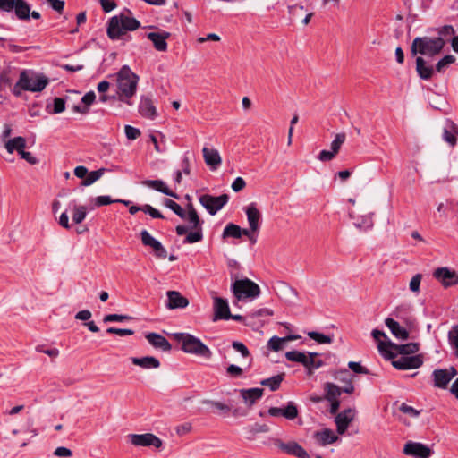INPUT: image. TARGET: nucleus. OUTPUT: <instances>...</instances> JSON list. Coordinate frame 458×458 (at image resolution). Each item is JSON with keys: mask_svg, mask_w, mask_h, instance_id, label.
<instances>
[{"mask_svg": "<svg viewBox=\"0 0 458 458\" xmlns=\"http://www.w3.org/2000/svg\"><path fill=\"white\" fill-rule=\"evenodd\" d=\"M142 184L162 192L166 196L179 199L178 194L171 191L162 180H146L142 182Z\"/></svg>", "mask_w": 458, "mask_h": 458, "instance_id": "27", "label": "nucleus"}, {"mask_svg": "<svg viewBox=\"0 0 458 458\" xmlns=\"http://www.w3.org/2000/svg\"><path fill=\"white\" fill-rule=\"evenodd\" d=\"M264 390L262 388H250V389H242L241 390V395L244 400L245 403L249 406L254 404L258 400H259L263 395Z\"/></svg>", "mask_w": 458, "mask_h": 458, "instance_id": "29", "label": "nucleus"}, {"mask_svg": "<svg viewBox=\"0 0 458 458\" xmlns=\"http://www.w3.org/2000/svg\"><path fill=\"white\" fill-rule=\"evenodd\" d=\"M114 76L116 78L117 100L131 105V98L136 94L139 76L126 64L123 65Z\"/></svg>", "mask_w": 458, "mask_h": 458, "instance_id": "1", "label": "nucleus"}, {"mask_svg": "<svg viewBox=\"0 0 458 458\" xmlns=\"http://www.w3.org/2000/svg\"><path fill=\"white\" fill-rule=\"evenodd\" d=\"M233 296L234 305L238 306L239 302L251 301L260 295V287L254 281L247 277H238L231 285Z\"/></svg>", "mask_w": 458, "mask_h": 458, "instance_id": "2", "label": "nucleus"}, {"mask_svg": "<svg viewBox=\"0 0 458 458\" xmlns=\"http://www.w3.org/2000/svg\"><path fill=\"white\" fill-rule=\"evenodd\" d=\"M214 315L213 321L217 320H228L229 319V305L227 303L226 299H223L221 297L215 296L214 298Z\"/></svg>", "mask_w": 458, "mask_h": 458, "instance_id": "19", "label": "nucleus"}, {"mask_svg": "<svg viewBox=\"0 0 458 458\" xmlns=\"http://www.w3.org/2000/svg\"><path fill=\"white\" fill-rule=\"evenodd\" d=\"M130 319H131V317H130L128 315L108 314L104 317L103 321L105 323H108V322H121V321L130 320Z\"/></svg>", "mask_w": 458, "mask_h": 458, "instance_id": "50", "label": "nucleus"}, {"mask_svg": "<svg viewBox=\"0 0 458 458\" xmlns=\"http://www.w3.org/2000/svg\"><path fill=\"white\" fill-rule=\"evenodd\" d=\"M434 277L439 281L445 288L458 284V274L446 267H438L433 273Z\"/></svg>", "mask_w": 458, "mask_h": 458, "instance_id": "15", "label": "nucleus"}, {"mask_svg": "<svg viewBox=\"0 0 458 458\" xmlns=\"http://www.w3.org/2000/svg\"><path fill=\"white\" fill-rule=\"evenodd\" d=\"M128 438L134 446L160 448L163 445V441L152 433L129 434Z\"/></svg>", "mask_w": 458, "mask_h": 458, "instance_id": "11", "label": "nucleus"}, {"mask_svg": "<svg viewBox=\"0 0 458 458\" xmlns=\"http://www.w3.org/2000/svg\"><path fill=\"white\" fill-rule=\"evenodd\" d=\"M202 233L199 231L191 232L187 234L184 242L194 243L201 241Z\"/></svg>", "mask_w": 458, "mask_h": 458, "instance_id": "59", "label": "nucleus"}, {"mask_svg": "<svg viewBox=\"0 0 458 458\" xmlns=\"http://www.w3.org/2000/svg\"><path fill=\"white\" fill-rule=\"evenodd\" d=\"M49 80L43 74L22 71L19 78L21 89L26 91L40 92L48 84Z\"/></svg>", "mask_w": 458, "mask_h": 458, "instance_id": "8", "label": "nucleus"}, {"mask_svg": "<svg viewBox=\"0 0 458 458\" xmlns=\"http://www.w3.org/2000/svg\"><path fill=\"white\" fill-rule=\"evenodd\" d=\"M81 102L84 104V106H89L92 105L96 100V94L94 91L90 90L87 92L82 98Z\"/></svg>", "mask_w": 458, "mask_h": 458, "instance_id": "62", "label": "nucleus"}, {"mask_svg": "<svg viewBox=\"0 0 458 458\" xmlns=\"http://www.w3.org/2000/svg\"><path fill=\"white\" fill-rule=\"evenodd\" d=\"M188 208H189V211H188V215H186V218L189 221V223L191 225V228L197 229L200 225V220L198 216V213L191 204H189Z\"/></svg>", "mask_w": 458, "mask_h": 458, "instance_id": "41", "label": "nucleus"}, {"mask_svg": "<svg viewBox=\"0 0 458 458\" xmlns=\"http://www.w3.org/2000/svg\"><path fill=\"white\" fill-rule=\"evenodd\" d=\"M345 140V134L344 132L337 133L331 142V150H333L335 154L338 153L342 144Z\"/></svg>", "mask_w": 458, "mask_h": 458, "instance_id": "48", "label": "nucleus"}, {"mask_svg": "<svg viewBox=\"0 0 458 458\" xmlns=\"http://www.w3.org/2000/svg\"><path fill=\"white\" fill-rule=\"evenodd\" d=\"M250 229H242L239 225L231 224V238H241L245 235L249 238L251 244L256 243L257 238L253 233L259 229L260 212L258 210L255 203H250L245 209Z\"/></svg>", "mask_w": 458, "mask_h": 458, "instance_id": "3", "label": "nucleus"}, {"mask_svg": "<svg viewBox=\"0 0 458 458\" xmlns=\"http://www.w3.org/2000/svg\"><path fill=\"white\" fill-rule=\"evenodd\" d=\"M203 156L206 164L213 168H216V165H217L221 161L218 152L213 149H208V148H203Z\"/></svg>", "mask_w": 458, "mask_h": 458, "instance_id": "35", "label": "nucleus"}, {"mask_svg": "<svg viewBox=\"0 0 458 458\" xmlns=\"http://www.w3.org/2000/svg\"><path fill=\"white\" fill-rule=\"evenodd\" d=\"M124 132L126 138L131 140H134L140 136V131L131 125H125Z\"/></svg>", "mask_w": 458, "mask_h": 458, "instance_id": "51", "label": "nucleus"}, {"mask_svg": "<svg viewBox=\"0 0 458 458\" xmlns=\"http://www.w3.org/2000/svg\"><path fill=\"white\" fill-rule=\"evenodd\" d=\"M170 37V33L167 31L162 32H149L147 34V38L153 43L154 47L160 52L167 50L166 39Z\"/></svg>", "mask_w": 458, "mask_h": 458, "instance_id": "24", "label": "nucleus"}, {"mask_svg": "<svg viewBox=\"0 0 458 458\" xmlns=\"http://www.w3.org/2000/svg\"><path fill=\"white\" fill-rule=\"evenodd\" d=\"M308 336L318 344H331L333 342V338L331 336L316 331L309 332Z\"/></svg>", "mask_w": 458, "mask_h": 458, "instance_id": "42", "label": "nucleus"}, {"mask_svg": "<svg viewBox=\"0 0 458 458\" xmlns=\"http://www.w3.org/2000/svg\"><path fill=\"white\" fill-rule=\"evenodd\" d=\"M101 7L105 13H109L116 8L117 4L114 0H99Z\"/></svg>", "mask_w": 458, "mask_h": 458, "instance_id": "61", "label": "nucleus"}, {"mask_svg": "<svg viewBox=\"0 0 458 458\" xmlns=\"http://www.w3.org/2000/svg\"><path fill=\"white\" fill-rule=\"evenodd\" d=\"M313 438L320 446H326L338 440L337 435H335L330 428H324L320 431H316L313 434Z\"/></svg>", "mask_w": 458, "mask_h": 458, "instance_id": "23", "label": "nucleus"}, {"mask_svg": "<svg viewBox=\"0 0 458 458\" xmlns=\"http://www.w3.org/2000/svg\"><path fill=\"white\" fill-rule=\"evenodd\" d=\"M145 337L156 349H159L163 352H169L172 349V345L168 340L157 333H148Z\"/></svg>", "mask_w": 458, "mask_h": 458, "instance_id": "25", "label": "nucleus"}, {"mask_svg": "<svg viewBox=\"0 0 458 458\" xmlns=\"http://www.w3.org/2000/svg\"><path fill=\"white\" fill-rule=\"evenodd\" d=\"M233 350L241 354L242 366L231 364L230 373L231 377H240L243 370L248 369L251 365V357L247 346L241 343L234 341L232 343Z\"/></svg>", "mask_w": 458, "mask_h": 458, "instance_id": "9", "label": "nucleus"}, {"mask_svg": "<svg viewBox=\"0 0 458 458\" xmlns=\"http://www.w3.org/2000/svg\"><path fill=\"white\" fill-rule=\"evenodd\" d=\"M164 204L166 208L174 211L178 216H180L182 219L186 218V212L184 209L175 201L165 199L164 201Z\"/></svg>", "mask_w": 458, "mask_h": 458, "instance_id": "40", "label": "nucleus"}, {"mask_svg": "<svg viewBox=\"0 0 458 458\" xmlns=\"http://www.w3.org/2000/svg\"><path fill=\"white\" fill-rule=\"evenodd\" d=\"M13 10L16 17L19 20H29L30 14V6L24 0H15V5H13Z\"/></svg>", "mask_w": 458, "mask_h": 458, "instance_id": "31", "label": "nucleus"}, {"mask_svg": "<svg viewBox=\"0 0 458 458\" xmlns=\"http://www.w3.org/2000/svg\"><path fill=\"white\" fill-rule=\"evenodd\" d=\"M36 351L38 352H43L52 358H55L59 355V350L56 348L52 349H45L44 345H38L36 346Z\"/></svg>", "mask_w": 458, "mask_h": 458, "instance_id": "60", "label": "nucleus"}, {"mask_svg": "<svg viewBox=\"0 0 458 458\" xmlns=\"http://www.w3.org/2000/svg\"><path fill=\"white\" fill-rule=\"evenodd\" d=\"M174 338L182 344V350L187 353L208 356L210 353L208 347L199 338L188 333H174Z\"/></svg>", "mask_w": 458, "mask_h": 458, "instance_id": "6", "label": "nucleus"}, {"mask_svg": "<svg viewBox=\"0 0 458 458\" xmlns=\"http://www.w3.org/2000/svg\"><path fill=\"white\" fill-rule=\"evenodd\" d=\"M326 398L327 400H338L337 398L341 394V389L336 385L333 383H327L326 384Z\"/></svg>", "mask_w": 458, "mask_h": 458, "instance_id": "38", "label": "nucleus"}, {"mask_svg": "<svg viewBox=\"0 0 458 458\" xmlns=\"http://www.w3.org/2000/svg\"><path fill=\"white\" fill-rule=\"evenodd\" d=\"M356 415V410L348 408L339 412L335 418L337 433L343 435L347 430L351 422L353 421Z\"/></svg>", "mask_w": 458, "mask_h": 458, "instance_id": "17", "label": "nucleus"}, {"mask_svg": "<svg viewBox=\"0 0 458 458\" xmlns=\"http://www.w3.org/2000/svg\"><path fill=\"white\" fill-rule=\"evenodd\" d=\"M285 358L290 361H294L304 365L307 362V355L299 351H290L285 353Z\"/></svg>", "mask_w": 458, "mask_h": 458, "instance_id": "39", "label": "nucleus"}, {"mask_svg": "<svg viewBox=\"0 0 458 458\" xmlns=\"http://www.w3.org/2000/svg\"><path fill=\"white\" fill-rule=\"evenodd\" d=\"M271 442L281 452L286 454L293 455L298 458H310L307 451L295 441L284 443L279 438H271Z\"/></svg>", "mask_w": 458, "mask_h": 458, "instance_id": "10", "label": "nucleus"}, {"mask_svg": "<svg viewBox=\"0 0 458 458\" xmlns=\"http://www.w3.org/2000/svg\"><path fill=\"white\" fill-rule=\"evenodd\" d=\"M4 147L8 153L13 154L14 151L18 153L26 148V140L21 136L8 140Z\"/></svg>", "mask_w": 458, "mask_h": 458, "instance_id": "32", "label": "nucleus"}, {"mask_svg": "<svg viewBox=\"0 0 458 458\" xmlns=\"http://www.w3.org/2000/svg\"><path fill=\"white\" fill-rule=\"evenodd\" d=\"M385 324L396 338L406 340L409 337V332L394 318H386Z\"/></svg>", "mask_w": 458, "mask_h": 458, "instance_id": "26", "label": "nucleus"}, {"mask_svg": "<svg viewBox=\"0 0 458 458\" xmlns=\"http://www.w3.org/2000/svg\"><path fill=\"white\" fill-rule=\"evenodd\" d=\"M403 454L414 458H429L433 454L432 449L420 442L408 441L403 450Z\"/></svg>", "mask_w": 458, "mask_h": 458, "instance_id": "13", "label": "nucleus"}, {"mask_svg": "<svg viewBox=\"0 0 458 458\" xmlns=\"http://www.w3.org/2000/svg\"><path fill=\"white\" fill-rule=\"evenodd\" d=\"M444 46L445 40L442 37H417L411 43V52L413 55L420 54L434 56L441 52Z\"/></svg>", "mask_w": 458, "mask_h": 458, "instance_id": "5", "label": "nucleus"}, {"mask_svg": "<svg viewBox=\"0 0 458 458\" xmlns=\"http://www.w3.org/2000/svg\"><path fill=\"white\" fill-rule=\"evenodd\" d=\"M131 362L143 369H157L160 366L159 360L152 356H145L141 358L133 357L131 358Z\"/></svg>", "mask_w": 458, "mask_h": 458, "instance_id": "30", "label": "nucleus"}, {"mask_svg": "<svg viewBox=\"0 0 458 458\" xmlns=\"http://www.w3.org/2000/svg\"><path fill=\"white\" fill-rule=\"evenodd\" d=\"M12 79L10 76V69H5L0 72V85L4 87L11 86Z\"/></svg>", "mask_w": 458, "mask_h": 458, "instance_id": "56", "label": "nucleus"}, {"mask_svg": "<svg viewBox=\"0 0 458 458\" xmlns=\"http://www.w3.org/2000/svg\"><path fill=\"white\" fill-rule=\"evenodd\" d=\"M354 225L360 229H365V230L369 229L373 226L372 217L369 216H366L363 218L361 223L355 222Z\"/></svg>", "mask_w": 458, "mask_h": 458, "instance_id": "64", "label": "nucleus"}, {"mask_svg": "<svg viewBox=\"0 0 458 458\" xmlns=\"http://www.w3.org/2000/svg\"><path fill=\"white\" fill-rule=\"evenodd\" d=\"M378 351L385 359L390 360L396 358L397 353L403 356L416 353L419 351V344L409 343L405 344H396L388 341L387 343H380Z\"/></svg>", "mask_w": 458, "mask_h": 458, "instance_id": "7", "label": "nucleus"}, {"mask_svg": "<svg viewBox=\"0 0 458 458\" xmlns=\"http://www.w3.org/2000/svg\"><path fill=\"white\" fill-rule=\"evenodd\" d=\"M284 374H278L261 381V385L269 387L271 391H276L280 387L284 380Z\"/></svg>", "mask_w": 458, "mask_h": 458, "instance_id": "37", "label": "nucleus"}, {"mask_svg": "<svg viewBox=\"0 0 458 458\" xmlns=\"http://www.w3.org/2000/svg\"><path fill=\"white\" fill-rule=\"evenodd\" d=\"M105 171V168H99L89 173L88 172L86 178L81 181V185L87 187L93 184L103 176Z\"/></svg>", "mask_w": 458, "mask_h": 458, "instance_id": "36", "label": "nucleus"}, {"mask_svg": "<svg viewBox=\"0 0 458 458\" xmlns=\"http://www.w3.org/2000/svg\"><path fill=\"white\" fill-rule=\"evenodd\" d=\"M106 332L109 334H115L120 336L131 335L134 334V331L131 329L117 328V327H109L106 329Z\"/></svg>", "mask_w": 458, "mask_h": 458, "instance_id": "54", "label": "nucleus"}, {"mask_svg": "<svg viewBox=\"0 0 458 458\" xmlns=\"http://www.w3.org/2000/svg\"><path fill=\"white\" fill-rule=\"evenodd\" d=\"M91 202L93 203L94 207L99 208L115 203V199H113L110 196L103 195L91 199Z\"/></svg>", "mask_w": 458, "mask_h": 458, "instance_id": "46", "label": "nucleus"}, {"mask_svg": "<svg viewBox=\"0 0 458 458\" xmlns=\"http://www.w3.org/2000/svg\"><path fill=\"white\" fill-rule=\"evenodd\" d=\"M448 340L450 344L454 347L458 352V326H455L448 333Z\"/></svg>", "mask_w": 458, "mask_h": 458, "instance_id": "53", "label": "nucleus"}, {"mask_svg": "<svg viewBox=\"0 0 458 458\" xmlns=\"http://www.w3.org/2000/svg\"><path fill=\"white\" fill-rule=\"evenodd\" d=\"M455 62V57L452 55H445L442 59H440L436 64V70L438 72H444L445 68L449 64Z\"/></svg>", "mask_w": 458, "mask_h": 458, "instance_id": "45", "label": "nucleus"}, {"mask_svg": "<svg viewBox=\"0 0 458 458\" xmlns=\"http://www.w3.org/2000/svg\"><path fill=\"white\" fill-rule=\"evenodd\" d=\"M348 367L350 369H352L353 372L358 374H369L368 369L361 366L360 363L355 362V361H350L348 363Z\"/></svg>", "mask_w": 458, "mask_h": 458, "instance_id": "58", "label": "nucleus"}, {"mask_svg": "<svg viewBox=\"0 0 458 458\" xmlns=\"http://www.w3.org/2000/svg\"><path fill=\"white\" fill-rule=\"evenodd\" d=\"M268 431H269V429L266 425H259V424H256L253 427H251L250 428L246 429V432L249 435L248 438H252L259 433H267Z\"/></svg>", "mask_w": 458, "mask_h": 458, "instance_id": "47", "label": "nucleus"}, {"mask_svg": "<svg viewBox=\"0 0 458 458\" xmlns=\"http://www.w3.org/2000/svg\"><path fill=\"white\" fill-rule=\"evenodd\" d=\"M87 216V209L85 206H74V212L72 220L75 224H81Z\"/></svg>", "mask_w": 458, "mask_h": 458, "instance_id": "43", "label": "nucleus"}, {"mask_svg": "<svg viewBox=\"0 0 458 458\" xmlns=\"http://www.w3.org/2000/svg\"><path fill=\"white\" fill-rule=\"evenodd\" d=\"M268 414L273 417L282 416L287 420H292L298 417L299 411L297 406L293 402H289L284 408H269Z\"/></svg>", "mask_w": 458, "mask_h": 458, "instance_id": "20", "label": "nucleus"}, {"mask_svg": "<svg viewBox=\"0 0 458 458\" xmlns=\"http://www.w3.org/2000/svg\"><path fill=\"white\" fill-rule=\"evenodd\" d=\"M246 187V182L243 178L237 177L233 180V182L231 184V189L235 191L239 192L242 191Z\"/></svg>", "mask_w": 458, "mask_h": 458, "instance_id": "57", "label": "nucleus"}, {"mask_svg": "<svg viewBox=\"0 0 458 458\" xmlns=\"http://www.w3.org/2000/svg\"><path fill=\"white\" fill-rule=\"evenodd\" d=\"M399 411L410 418H417L421 412V411L417 410L405 403L400 404Z\"/></svg>", "mask_w": 458, "mask_h": 458, "instance_id": "44", "label": "nucleus"}, {"mask_svg": "<svg viewBox=\"0 0 458 458\" xmlns=\"http://www.w3.org/2000/svg\"><path fill=\"white\" fill-rule=\"evenodd\" d=\"M318 356L316 352H310L307 355V362L303 365L307 369L308 373L310 375L313 369H316L315 365V358Z\"/></svg>", "mask_w": 458, "mask_h": 458, "instance_id": "55", "label": "nucleus"}, {"mask_svg": "<svg viewBox=\"0 0 458 458\" xmlns=\"http://www.w3.org/2000/svg\"><path fill=\"white\" fill-rule=\"evenodd\" d=\"M228 199L227 194H222L218 197L205 194L199 198V202L213 216L227 203Z\"/></svg>", "mask_w": 458, "mask_h": 458, "instance_id": "12", "label": "nucleus"}, {"mask_svg": "<svg viewBox=\"0 0 458 458\" xmlns=\"http://www.w3.org/2000/svg\"><path fill=\"white\" fill-rule=\"evenodd\" d=\"M422 279L421 274H416L412 276V278L410 281L409 288L410 290L414 293H420V286Z\"/></svg>", "mask_w": 458, "mask_h": 458, "instance_id": "49", "label": "nucleus"}, {"mask_svg": "<svg viewBox=\"0 0 458 458\" xmlns=\"http://www.w3.org/2000/svg\"><path fill=\"white\" fill-rule=\"evenodd\" d=\"M416 71L423 80H429L433 74V68L427 65L426 61L420 56L416 58Z\"/></svg>", "mask_w": 458, "mask_h": 458, "instance_id": "33", "label": "nucleus"}, {"mask_svg": "<svg viewBox=\"0 0 458 458\" xmlns=\"http://www.w3.org/2000/svg\"><path fill=\"white\" fill-rule=\"evenodd\" d=\"M189 305V301L186 297L182 296L179 292L168 291L167 292V303L166 307L169 310L183 309Z\"/></svg>", "mask_w": 458, "mask_h": 458, "instance_id": "22", "label": "nucleus"}, {"mask_svg": "<svg viewBox=\"0 0 458 458\" xmlns=\"http://www.w3.org/2000/svg\"><path fill=\"white\" fill-rule=\"evenodd\" d=\"M140 239L144 246L152 248L156 257L159 259H165L167 251L162 243L155 239L147 230L140 232Z\"/></svg>", "mask_w": 458, "mask_h": 458, "instance_id": "16", "label": "nucleus"}, {"mask_svg": "<svg viewBox=\"0 0 458 458\" xmlns=\"http://www.w3.org/2000/svg\"><path fill=\"white\" fill-rule=\"evenodd\" d=\"M65 109V100L62 98H55L53 103V110L51 114H60Z\"/></svg>", "mask_w": 458, "mask_h": 458, "instance_id": "52", "label": "nucleus"}, {"mask_svg": "<svg viewBox=\"0 0 458 458\" xmlns=\"http://www.w3.org/2000/svg\"><path fill=\"white\" fill-rule=\"evenodd\" d=\"M298 337H299L298 335H288V336L282 337V338L277 337V336H273L269 339V341L267 343V347L274 352H278L281 349H283L284 343H286L290 340L297 339Z\"/></svg>", "mask_w": 458, "mask_h": 458, "instance_id": "34", "label": "nucleus"}, {"mask_svg": "<svg viewBox=\"0 0 458 458\" xmlns=\"http://www.w3.org/2000/svg\"><path fill=\"white\" fill-rule=\"evenodd\" d=\"M140 22L135 18L120 14L112 17L108 21L106 30L109 38L119 39L126 31H133L139 29Z\"/></svg>", "mask_w": 458, "mask_h": 458, "instance_id": "4", "label": "nucleus"}, {"mask_svg": "<svg viewBox=\"0 0 458 458\" xmlns=\"http://www.w3.org/2000/svg\"><path fill=\"white\" fill-rule=\"evenodd\" d=\"M22 159H25L30 165H36L38 163L37 157H35L30 152H27L24 149L18 153Z\"/></svg>", "mask_w": 458, "mask_h": 458, "instance_id": "63", "label": "nucleus"}, {"mask_svg": "<svg viewBox=\"0 0 458 458\" xmlns=\"http://www.w3.org/2000/svg\"><path fill=\"white\" fill-rule=\"evenodd\" d=\"M139 113L141 116L154 120L157 116V112L153 100L149 97H141L139 105Z\"/></svg>", "mask_w": 458, "mask_h": 458, "instance_id": "21", "label": "nucleus"}, {"mask_svg": "<svg viewBox=\"0 0 458 458\" xmlns=\"http://www.w3.org/2000/svg\"><path fill=\"white\" fill-rule=\"evenodd\" d=\"M392 365L397 369L400 370H407V369H414L420 368L423 360L421 355H413V356H400L399 358L391 359Z\"/></svg>", "mask_w": 458, "mask_h": 458, "instance_id": "14", "label": "nucleus"}, {"mask_svg": "<svg viewBox=\"0 0 458 458\" xmlns=\"http://www.w3.org/2000/svg\"><path fill=\"white\" fill-rule=\"evenodd\" d=\"M455 375L456 370L453 367L450 369H435L432 374L434 386L438 388H445Z\"/></svg>", "mask_w": 458, "mask_h": 458, "instance_id": "18", "label": "nucleus"}, {"mask_svg": "<svg viewBox=\"0 0 458 458\" xmlns=\"http://www.w3.org/2000/svg\"><path fill=\"white\" fill-rule=\"evenodd\" d=\"M458 134L457 126L450 120H446L445 125L443 131V139L452 147L456 144Z\"/></svg>", "mask_w": 458, "mask_h": 458, "instance_id": "28", "label": "nucleus"}]
</instances>
